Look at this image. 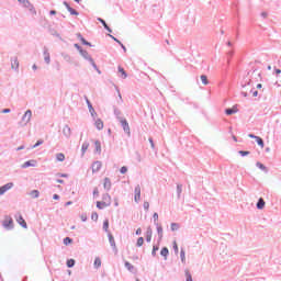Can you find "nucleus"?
Returning <instances> with one entry per match:
<instances>
[{
	"instance_id": "7c9ffc66",
	"label": "nucleus",
	"mask_w": 281,
	"mask_h": 281,
	"mask_svg": "<svg viewBox=\"0 0 281 281\" xmlns=\"http://www.w3.org/2000/svg\"><path fill=\"white\" fill-rule=\"evenodd\" d=\"M87 104H88V108H89V111H90L91 115H93V113H95V110L93 109V105H91V102H89V100H87Z\"/></svg>"
},
{
	"instance_id": "a211bd4d",
	"label": "nucleus",
	"mask_w": 281,
	"mask_h": 281,
	"mask_svg": "<svg viewBox=\"0 0 281 281\" xmlns=\"http://www.w3.org/2000/svg\"><path fill=\"white\" fill-rule=\"evenodd\" d=\"M265 200L262 198L259 199L258 203H257V207L258 210H263L265 209Z\"/></svg>"
},
{
	"instance_id": "de8ad7c7",
	"label": "nucleus",
	"mask_w": 281,
	"mask_h": 281,
	"mask_svg": "<svg viewBox=\"0 0 281 281\" xmlns=\"http://www.w3.org/2000/svg\"><path fill=\"white\" fill-rule=\"evenodd\" d=\"M143 207H144V210H147V211H148L149 207H150V203L144 202Z\"/></svg>"
},
{
	"instance_id": "5701e85b",
	"label": "nucleus",
	"mask_w": 281,
	"mask_h": 281,
	"mask_svg": "<svg viewBox=\"0 0 281 281\" xmlns=\"http://www.w3.org/2000/svg\"><path fill=\"white\" fill-rule=\"evenodd\" d=\"M169 250L167 247L162 248L160 251V256H164V258H168Z\"/></svg>"
},
{
	"instance_id": "774afa93",
	"label": "nucleus",
	"mask_w": 281,
	"mask_h": 281,
	"mask_svg": "<svg viewBox=\"0 0 281 281\" xmlns=\"http://www.w3.org/2000/svg\"><path fill=\"white\" fill-rule=\"evenodd\" d=\"M50 14H52V15L56 14V10H52V11H50Z\"/></svg>"
},
{
	"instance_id": "ddd939ff",
	"label": "nucleus",
	"mask_w": 281,
	"mask_h": 281,
	"mask_svg": "<svg viewBox=\"0 0 281 281\" xmlns=\"http://www.w3.org/2000/svg\"><path fill=\"white\" fill-rule=\"evenodd\" d=\"M24 117H26L25 124H30V121L32 120V110H27L24 113Z\"/></svg>"
},
{
	"instance_id": "69168bd1",
	"label": "nucleus",
	"mask_w": 281,
	"mask_h": 281,
	"mask_svg": "<svg viewBox=\"0 0 281 281\" xmlns=\"http://www.w3.org/2000/svg\"><path fill=\"white\" fill-rule=\"evenodd\" d=\"M274 71H276L277 76H280V74H281L280 69H276Z\"/></svg>"
},
{
	"instance_id": "5fc2aeb1",
	"label": "nucleus",
	"mask_w": 281,
	"mask_h": 281,
	"mask_svg": "<svg viewBox=\"0 0 281 281\" xmlns=\"http://www.w3.org/2000/svg\"><path fill=\"white\" fill-rule=\"evenodd\" d=\"M114 205L117 207L120 205V200L117 198L114 199Z\"/></svg>"
},
{
	"instance_id": "ea45409f",
	"label": "nucleus",
	"mask_w": 281,
	"mask_h": 281,
	"mask_svg": "<svg viewBox=\"0 0 281 281\" xmlns=\"http://www.w3.org/2000/svg\"><path fill=\"white\" fill-rule=\"evenodd\" d=\"M177 229H179V224L172 223V224H171V231H172V232H177Z\"/></svg>"
},
{
	"instance_id": "e2e57ef3",
	"label": "nucleus",
	"mask_w": 281,
	"mask_h": 281,
	"mask_svg": "<svg viewBox=\"0 0 281 281\" xmlns=\"http://www.w3.org/2000/svg\"><path fill=\"white\" fill-rule=\"evenodd\" d=\"M261 16H263V19H267L268 13H267V12H262V13H261Z\"/></svg>"
},
{
	"instance_id": "2f4dec72",
	"label": "nucleus",
	"mask_w": 281,
	"mask_h": 281,
	"mask_svg": "<svg viewBox=\"0 0 281 281\" xmlns=\"http://www.w3.org/2000/svg\"><path fill=\"white\" fill-rule=\"evenodd\" d=\"M44 60H45V63H47V65H49V63H50L49 53H47V52L44 53Z\"/></svg>"
},
{
	"instance_id": "338daca9",
	"label": "nucleus",
	"mask_w": 281,
	"mask_h": 281,
	"mask_svg": "<svg viewBox=\"0 0 281 281\" xmlns=\"http://www.w3.org/2000/svg\"><path fill=\"white\" fill-rule=\"evenodd\" d=\"M121 47L124 52H126V46H124V44H121Z\"/></svg>"
},
{
	"instance_id": "8fccbe9b",
	"label": "nucleus",
	"mask_w": 281,
	"mask_h": 281,
	"mask_svg": "<svg viewBox=\"0 0 281 281\" xmlns=\"http://www.w3.org/2000/svg\"><path fill=\"white\" fill-rule=\"evenodd\" d=\"M91 218H92L93 221H98V213H97V212H93V213L91 214Z\"/></svg>"
},
{
	"instance_id": "c756f323",
	"label": "nucleus",
	"mask_w": 281,
	"mask_h": 281,
	"mask_svg": "<svg viewBox=\"0 0 281 281\" xmlns=\"http://www.w3.org/2000/svg\"><path fill=\"white\" fill-rule=\"evenodd\" d=\"M256 166H257V168H259L260 170H263V172H267V167H265V165H262V162H257Z\"/></svg>"
},
{
	"instance_id": "7ed1b4c3",
	"label": "nucleus",
	"mask_w": 281,
	"mask_h": 281,
	"mask_svg": "<svg viewBox=\"0 0 281 281\" xmlns=\"http://www.w3.org/2000/svg\"><path fill=\"white\" fill-rule=\"evenodd\" d=\"M2 225L3 227H5V229H12V227H14V221L11 216H5L2 222Z\"/></svg>"
},
{
	"instance_id": "20e7f679",
	"label": "nucleus",
	"mask_w": 281,
	"mask_h": 281,
	"mask_svg": "<svg viewBox=\"0 0 281 281\" xmlns=\"http://www.w3.org/2000/svg\"><path fill=\"white\" fill-rule=\"evenodd\" d=\"M140 200H142V187L137 184L134 189V201L135 203H139Z\"/></svg>"
},
{
	"instance_id": "393cba45",
	"label": "nucleus",
	"mask_w": 281,
	"mask_h": 281,
	"mask_svg": "<svg viewBox=\"0 0 281 281\" xmlns=\"http://www.w3.org/2000/svg\"><path fill=\"white\" fill-rule=\"evenodd\" d=\"M98 21H100V23H102V25L108 30V32H112L111 27H109V25L106 24V22L103 19L99 18Z\"/></svg>"
},
{
	"instance_id": "49530a36",
	"label": "nucleus",
	"mask_w": 281,
	"mask_h": 281,
	"mask_svg": "<svg viewBox=\"0 0 281 281\" xmlns=\"http://www.w3.org/2000/svg\"><path fill=\"white\" fill-rule=\"evenodd\" d=\"M42 144H43V139H40L36 142L35 145H33V148H37V146H42Z\"/></svg>"
},
{
	"instance_id": "4c0bfd02",
	"label": "nucleus",
	"mask_w": 281,
	"mask_h": 281,
	"mask_svg": "<svg viewBox=\"0 0 281 281\" xmlns=\"http://www.w3.org/2000/svg\"><path fill=\"white\" fill-rule=\"evenodd\" d=\"M186 278H187V281H193L192 280V274H190L189 270H186Z\"/></svg>"
},
{
	"instance_id": "0eeeda50",
	"label": "nucleus",
	"mask_w": 281,
	"mask_h": 281,
	"mask_svg": "<svg viewBox=\"0 0 281 281\" xmlns=\"http://www.w3.org/2000/svg\"><path fill=\"white\" fill-rule=\"evenodd\" d=\"M16 223H19V225H21V227H23L24 229H27V223L23 218V215H19L16 217Z\"/></svg>"
},
{
	"instance_id": "b1692460",
	"label": "nucleus",
	"mask_w": 281,
	"mask_h": 281,
	"mask_svg": "<svg viewBox=\"0 0 281 281\" xmlns=\"http://www.w3.org/2000/svg\"><path fill=\"white\" fill-rule=\"evenodd\" d=\"M200 78H201V80H202V85H204V86L210 85V81L207 80V76L202 75Z\"/></svg>"
},
{
	"instance_id": "864d4df0",
	"label": "nucleus",
	"mask_w": 281,
	"mask_h": 281,
	"mask_svg": "<svg viewBox=\"0 0 281 281\" xmlns=\"http://www.w3.org/2000/svg\"><path fill=\"white\" fill-rule=\"evenodd\" d=\"M157 232H158V234H160V236H161V234H164V228H162L161 226H159V227L157 228Z\"/></svg>"
},
{
	"instance_id": "f8f14e48",
	"label": "nucleus",
	"mask_w": 281,
	"mask_h": 281,
	"mask_svg": "<svg viewBox=\"0 0 281 281\" xmlns=\"http://www.w3.org/2000/svg\"><path fill=\"white\" fill-rule=\"evenodd\" d=\"M103 188L104 190H111V179L104 178Z\"/></svg>"
},
{
	"instance_id": "680f3d73",
	"label": "nucleus",
	"mask_w": 281,
	"mask_h": 281,
	"mask_svg": "<svg viewBox=\"0 0 281 281\" xmlns=\"http://www.w3.org/2000/svg\"><path fill=\"white\" fill-rule=\"evenodd\" d=\"M248 137H250L251 139H256V137H258V136H256L254 134H249Z\"/></svg>"
},
{
	"instance_id": "1a4fd4ad",
	"label": "nucleus",
	"mask_w": 281,
	"mask_h": 281,
	"mask_svg": "<svg viewBox=\"0 0 281 281\" xmlns=\"http://www.w3.org/2000/svg\"><path fill=\"white\" fill-rule=\"evenodd\" d=\"M65 8L68 10V12L75 16H78V11L76 9L71 8L69 3L64 2Z\"/></svg>"
},
{
	"instance_id": "e433bc0d",
	"label": "nucleus",
	"mask_w": 281,
	"mask_h": 281,
	"mask_svg": "<svg viewBox=\"0 0 281 281\" xmlns=\"http://www.w3.org/2000/svg\"><path fill=\"white\" fill-rule=\"evenodd\" d=\"M71 243H74V239H72V238L66 237V238L64 239V245H71Z\"/></svg>"
},
{
	"instance_id": "13d9d810",
	"label": "nucleus",
	"mask_w": 281,
	"mask_h": 281,
	"mask_svg": "<svg viewBox=\"0 0 281 281\" xmlns=\"http://www.w3.org/2000/svg\"><path fill=\"white\" fill-rule=\"evenodd\" d=\"M53 199H54L55 201H58V199H60V196H59L58 194H54V195H53Z\"/></svg>"
},
{
	"instance_id": "58836bf2",
	"label": "nucleus",
	"mask_w": 281,
	"mask_h": 281,
	"mask_svg": "<svg viewBox=\"0 0 281 281\" xmlns=\"http://www.w3.org/2000/svg\"><path fill=\"white\" fill-rule=\"evenodd\" d=\"M125 267H126V269L128 270V271H133V269H135V267H133L132 265H131V262H125Z\"/></svg>"
},
{
	"instance_id": "39448f33",
	"label": "nucleus",
	"mask_w": 281,
	"mask_h": 281,
	"mask_svg": "<svg viewBox=\"0 0 281 281\" xmlns=\"http://www.w3.org/2000/svg\"><path fill=\"white\" fill-rule=\"evenodd\" d=\"M13 187H14V183H12V182H9V183L0 187V196L2 194H5V192H8V190H12Z\"/></svg>"
},
{
	"instance_id": "f03ea898",
	"label": "nucleus",
	"mask_w": 281,
	"mask_h": 281,
	"mask_svg": "<svg viewBox=\"0 0 281 281\" xmlns=\"http://www.w3.org/2000/svg\"><path fill=\"white\" fill-rule=\"evenodd\" d=\"M18 1L19 3H22L24 8H27V10H30L33 16H36V9H34V4L30 3V0H18Z\"/></svg>"
},
{
	"instance_id": "72a5a7b5",
	"label": "nucleus",
	"mask_w": 281,
	"mask_h": 281,
	"mask_svg": "<svg viewBox=\"0 0 281 281\" xmlns=\"http://www.w3.org/2000/svg\"><path fill=\"white\" fill-rule=\"evenodd\" d=\"M109 240H110L111 247H115V238H113V235H109Z\"/></svg>"
},
{
	"instance_id": "cd10ccee",
	"label": "nucleus",
	"mask_w": 281,
	"mask_h": 281,
	"mask_svg": "<svg viewBox=\"0 0 281 281\" xmlns=\"http://www.w3.org/2000/svg\"><path fill=\"white\" fill-rule=\"evenodd\" d=\"M81 150L85 155L87 153V150H89V143H83L82 146H81Z\"/></svg>"
},
{
	"instance_id": "bf43d9fd",
	"label": "nucleus",
	"mask_w": 281,
	"mask_h": 281,
	"mask_svg": "<svg viewBox=\"0 0 281 281\" xmlns=\"http://www.w3.org/2000/svg\"><path fill=\"white\" fill-rule=\"evenodd\" d=\"M142 234V228H137L136 235L139 236Z\"/></svg>"
},
{
	"instance_id": "f3484780",
	"label": "nucleus",
	"mask_w": 281,
	"mask_h": 281,
	"mask_svg": "<svg viewBox=\"0 0 281 281\" xmlns=\"http://www.w3.org/2000/svg\"><path fill=\"white\" fill-rule=\"evenodd\" d=\"M11 69H19V59L14 58L11 60Z\"/></svg>"
},
{
	"instance_id": "a19ab883",
	"label": "nucleus",
	"mask_w": 281,
	"mask_h": 281,
	"mask_svg": "<svg viewBox=\"0 0 281 281\" xmlns=\"http://www.w3.org/2000/svg\"><path fill=\"white\" fill-rule=\"evenodd\" d=\"M137 247H142V245H144V237H139L138 239H137Z\"/></svg>"
},
{
	"instance_id": "f257e3e1",
	"label": "nucleus",
	"mask_w": 281,
	"mask_h": 281,
	"mask_svg": "<svg viewBox=\"0 0 281 281\" xmlns=\"http://www.w3.org/2000/svg\"><path fill=\"white\" fill-rule=\"evenodd\" d=\"M112 198L109 193H104L102 195L101 201H97V207L98 210H104V207H111Z\"/></svg>"
},
{
	"instance_id": "4be33fe9",
	"label": "nucleus",
	"mask_w": 281,
	"mask_h": 281,
	"mask_svg": "<svg viewBox=\"0 0 281 281\" xmlns=\"http://www.w3.org/2000/svg\"><path fill=\"white\" fill-rule=\"evenodd\" d=\"M255 139L258 146H260L261 148H265V142L260 138V136H257Z\"/></svg>"
},
{
	"instance_id": "6ab92c4d",
	"label": "nucleus",
	"mask_w": 281,
	"mask_h": 281,
	"mask_svg": "<svg viewBox=\"0 0 281 281\" xmlns=\"http://www.w3.org/2000/svg\"><path fill=\"white\" fill-rule=\"evenodd\" d=\"M94 267H95L97 269H100V267H102V259H100L99 257H97V258L94 259Z\"/></svg>"
},
{
	"instance_id": "412c9836",
	"label": "nucleus",
	"mask_w": 281,
	"mask_h": 281,
	"mask_svg": "<svg viewBox=\"0 0 281 281\" xmlns=\"http://www.w3.org/2000/svg\"><path fill=\"white\" fill-rule=\"evenodd\" d=\"M146 240H147V243H150V240H153V231L151 229L147 231Z\"/></svg>"
},
{
	"instance_id": "4468645a",
	"label": "nucleus",
	"mask_w": 281,
	"mask_h": 281,
	"mask_svg": "<svg viewBox=\"0 0 281 281\" xmlns=\"http://www.w3.org/2000/svg\"><path fill=\"white\" fill-rule=\"evenodd\" d=\"M30 166H36V160H29L22 165V168H30Z\"/></svg>"
},
{
	"instance_id": "09e8293b",
	"label": "nucleus",
	"mask_w": 281,
	"mask_h": 281,
	"mask_svg": "<svg viewBox=\"0 0 281 281\" xmlns=\"http://www.w3.org/2000/svg\"><path fill=\"white\" fill-rule=\"evenodd\" d=\"M173 249L176 254H179V246L177 245V241H173Z\"/></svg>"
},
{
	"instance_id": "c9c22d12",
	"label": "nucleus",
	"mask_w": 281,
	"mask_h": 281,
	"mask_svg": "<svg viewBox=\"0 0 281 281\" xmlns=\"http://www.w3.org/2000/svg\"><path fill=\"white\" fill-rule=\"evenodd\" d=\"M78 37L80 38V41H81V43H82L83 45H89V46H91V43L87 42V40H85V37H82V35H78Z\"/></svg>"
},
{
	"instance_id": "9d476101",
	"label": "nucleus",
	"mask_w": 281,
	"mask_h": 281,
	"mask_svg": "<svg viewBox=\"0 0 281 281\" xmlns=\"http://www.w3.org/2000/svg\"><path fill=\"white\" fill-rule=\"evenodd\" d=\"M94 125L98 131H102V128H104V122H102L100 119L95 120Z\"/></svg>"
},
{
	"instance_id": "4d7b16f0",
	"label": "nucleus",
	"mask_w": 281,
	"mask_h": 281,
	"mask_svg": "<svg viewBox=\"0 0 281 281\" xmlns=\"http://www.w3.org/2000/svg\"><path fill=\"white\" fill-rule=\"evenodd\" d=\"M154 221H159V214L154 213Z\"/></svg>"
},
{
	"instance_id": "423d86ee",
	"label": "nucleus",
	"mask_w": 281,
	"mask_h": 281,
	"mask_svg": "<svg viewBox=\"0 0 281 281\" xmlns=\"http://www.w3.org/2000/svg\"><path fill=\"white\" fill-rule=\"evenodd\" d=\"M121 126H123V131H125L127 135H131V126L128 125V121H126V119L121 120Z\"/></svg>"
},
{
	"instance_id": "473e14b6",
	"label": "nucleus",
	"mask_w": 281,
	"mask_h": 281,
	"mask_svg": "<svg viewBox=\"0 0 281 281\" xmlns=\"http://www.w3.org/2000/svg\"><path fill=\"white\" fill-rule=\"evenodd\" d=\"M93 199H98V196H100V190L98 188L93 189Z\"/></svg>"
},
{
	"instance_id": "3c124183",
	"label": "nucleus",
	"mask_w": 281,
	"mask_h": 281,
	"mask_svg": "<svg viewBox=\"0 0 281 281\" xmlns=\"http://www.w3.org/2000/svg\"><path fill=\"white\" fill-rule=\"evenodd\" d=\"M239 155H241V157H247V155H249V151L240 150Z\"/></svg>"
},
{
	"instance_id": "6e6d98bb",
	"label": "nucleus",
	"mask_w": 281,
	"mask_h": 281,
	"mask_svg": "<svg viewBox=\"0 0 281 281\" xmlns=\"http://www.w3.org/2000/svg\"><path fill=\"white\" fill-rule=\"evenodd\" d=\"M148 140H149L151 148H155V142L153 140V138H149Z\"/></svg>"
},
{
	"instance_id": "6e6552de",
	"label": "nucleus",
	"mask_w": 281,
	"mask_h": 281,
	"mask_svg": "<svg viewBox=\"0 0 281 281\" xmlns=\"http://www.w3.org/2000/svg\"><path fill=\"white\" fill-rule=\"evenodd\" d=\"M100 168H102V161H94L92 164V172H99Z\"/></svg>"
},
{
	"instance_id": "dca6fc26",
	"label": "nucleus",
	"mask_w": 281,
	"mask_h": 281,
	"mask_svg": "<svg viewBox=\"0 0 281 281\" xmlns=\"http://www.w3.org/2000/svg\"><path fill=\"white\" fill-rule=\"evenodd\" d=\"M119 74H121V78L126 79L128 78V75H126V70L122 68V66H119Z\"/></svg>"
},
{
	"instance_id": "37998d69",
	"label": "nucleus",
	"mask_w": 281,
	"mask_h": 281,
	"mask_svg": "<svg viewBox=\"0 0 281 281\" xmlns=\"http://www.w3.org/2000/svg\"><path fill=\"white\" fill-rule=\"evenodd\" d=\"M120 172L121 175H126L128 172V168L124 166L120 169Z\"/></svg>"
},
{
	"instance_id": "2eb2a0df",
	"label": "nucleus",
	"mask_w": 281,
	"mask_h": 281,
	"mask_svg": "<svg viewBox=\"0 0 281 281\" xmlns=\"http://www.w3.org/2000/svg\"><path fill=\"white\" fill-rule=\"evenodd\" d=\"M63 133L66 137H69L71 135V128L68 125H66L63 128Z\"/></svg>"
},
{
	"instance_id": "0e129e2a",
	"label": "nucleus",
	"mask_w": 281,
	"mask_h": 281,
	"mask_svg": "<svg viewBox=\"0 0 281 281\" xmlns=\"http://www.w3.org/2000/svg\"><path fill=\"white\" fill-rule=\"evenodd\" d=\"M2 113H10V109L2 110Z\"/></svg>"
},
{
	"instance_id": "a878e982",
	"label": "nucleus",
	"mask_w": 281,
	"mask_h": 281,
	"mask_svg": "<svg viewBox=\"0 0 281 281\" xmlns=\"http://www.w3.org/2000/svg\"><path fill=\"white\" fill-rule=\"evenodd\" d=\"M66 265H67V267H68L69 269H71V267H74V266L76 265V260H74V259H68Z\"/></svg>"
},
{
	"instance_id": "9b49d317",
	"label": "nucleus",
	"mask_w": 281,
	"mask_h": 281,
	"mask_svg": "<svg viewBox=\"0 0 281 281\" xmlns=\"http://www.w3.org/2000/svg\"><path fill=\"white\" fill-rule=\"evenodd\" d=\"M237 111H238V108L236 105H234L231 109H226L225 113H226V115H234V113H236Z\"/></svg>"
},
{
	"instance_id": "052dcab7",
	"label": "nucleus",
	"mask_w": 281,
	"mask_h": 281,
	"mask_svg": "<svg viewBox=\"0 0 281 281\" xmlns=\"http://www.w3.org/2000/svg\"><path fill=\"white\" fill-rule=\"evenodd\" d=\"M252 95H254V98H258V91L255 90V91L252 92Z\"/></svg>"
},
{
	"instance_id": "bb28decb",
	"label": "nucleus",
	"mask_w": 281,
	"mask_h": 281,
	"mask_svg": "<svg viewBox=\"0 0 281 281\" xmlns=\"http://www.w3.org/2000/svg\"><path fill=\"white\" fill-rule=\"evenodd\" d=\"M40 192H38V190H33V191H31V196L33 198V199H38V196H40Z\"/></svg>"
},
{
	"instance_id": "f704fd0d",
	"label": "nucleus",
	"mask_w": 281,
	"mask_h": 281,
	"mask_svg": "<svg viewBox=\"0 0 281 281\" xmlns=\"http://www.w3.org/2000/svg\"><path fill=\"white\" fill-rule=\"evenodd\" d=\"M180 258H181V262H186V250L181 249Z\"/></svg>"
},
{
	"instance_id": "c85d7f7f",
	"label": "nucleus",
	"mask_w": 281,
	"mask_h": 281,
	"mask_svg": "<svg viewBox=\"0 0 281 281\" xmlns=\"http://www.w3.org/2000/svg\"><path fill=\"white\" fill-rule=\"evenodd\" d=\"M94 146H95L97 153H101V151H102V146L100 145V140H97V142L94 143Z\"/></svg>"
},
{
	"instance_id": "aec40b11",
	"label": "nucleus",
	"mask_w": 281,
	"mask_h": 281,
	"mask_svg": "<svg viewBox=\"0 0 281 281\" xmlns=\"http://www.w3.org/2000/svg\"><path fill=\"white\" fill-rule=\"evenodd\" d=\"M56 161H65V154L63 153L56 154Z\"/></svg>"
},
{
	"instance_id": "c03bdc74",
	"label": "nucleus",
	"mask_w": 281,
	"mask_h": 281,
	"mask_svg": "<svg viewBox=\"0 0 281 281\" xmlns=\"http://www.w3.org/2000/svg\"><path fill=\"white\" fill-rule=\"evenodd\" d=\"M26 121H27V117H25V114H24L23 117H22V121L20 122V124L22 126H27V123H25Z\"/></svg>"
},
{
	"instance_id": "79ce46f5",
	"label": "nucleus",
	"mask_w": 281,
	"mask_h": 281,
	"mask_svg": "<svg viewBox=\"0 0 281 281\" xmlns=\"http://www.w3.org/2000/svg\"><path fill=\"white\" fill-rule=\"evenodd\" d=\"M103 229L105 232H109V220H105L104 223H103Z\"/></svg>"
},
{
	"instance_id": "603ef678",
	"label": "nucleus",
	"mask_w": 281,
	"mask_h": 281,
	"mask_svg": "<svg viewBox=\"0 0 281 281\" xmlns=\"http://www.w3.org/2000/svg\"><path fill=\"white\" fill-rule=\"evenodd\" d=\"M177 190H178V194H181V192H182V187H181V184H178V186H177Z\"/></svg>"
},
{
	"instance_id": "a18cd8bd",
	"label": "nucleus",
	"mask_w": 281,
	"mask_h": 281,
	"mask_svg": "<svg viewBox=\"0 0 281 281\" xmlns=\"http://www.w3.org/2000/svg\"><path fill=\"white\" fill-rule=\"evenodd\" d=\"M157 251H159V246H154L151 251L153 256H157Z\"/></svg>"
}]
</instances>
